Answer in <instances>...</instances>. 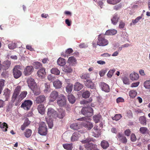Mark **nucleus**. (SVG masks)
<instances>
[{
  "instance_id": "obj_1",
  "label": "nucleus",
  "mask_w": 150,
  "mask_h": 150,
  "mask_svg": "<svg viewBox=\"0 0 150 150\" xmlns=\"http://www.w3.org/2000/svg\"><path fill=\"white\" fill-rule=\"evenodd\" d=\"M90 117H83L79 118L77 120L81 121H84V122H81V125L86 128L87 129L90 130L93 127V125L91 122L88 121L90 120Z\"/></svg>"
},
{
  "instance_id": "obj_2",
  "label": "nucleus",
  "mask_w": 150,
  "mask_h": 150,
  "mask_svg": "<svg viewBox=\"0 0 150 150\" xmlns=\"http://www.w3.org/2000/svg\"><path fill=\"white\" fill-rule=\"evenodd\" d=\"M38 133L41 135H46L47 133V128L45 123L44 122H40L38 128Z\"/></svg>"
},
{
  "instance_id": "obj_3",
  "label": "nucleus",
  "mask_w": 150,
  "mask_h": 150,
  "mask_svg": "<svg viewBox=\"0 0 150 150\" xmlns=\"http://www.w3.org/2000/svg\"><path fill=\"white\" fill-rule=\"evenodd\" d=\"M105 35L100 34L98 36L97 45L102 46L107 45L108 43V40L105 38Z\"/></svg>"
},
{
  "instance_id": "obj_4",
  "label": "nucleus",
  "mask_w": 150,
  "mask_h": 150,
  "mask_svg": "<svg viewBox=\"0 0 150 150\" xmlns=\"http://www.w3.org/2000/svg\"><path fill=\"white\" fill-rule=\"evenodd\" d=\"M21 66L19 65H16L14 66L13 70V74L15 78L18 79L22 74L21 70Z\"/></svg>"
},
{
  "instance_id": "obj_5",
  "label": "nucleus",
  "mask_w": 150,
  "mask_h": 150,
  "mask_svg": "<svg viewBox=\"0 0 150 150\" xmlns=\"http://www.w3.org/2000/svg\"><path fill=\"white\" fill-rule=\"evenodd\" d=\"M81 112L82 114L86 116L85 117H90L92 115L93 110L90 106H88L87 107H84L82 109Z\"/></svg>"
},
{
  "instance_id": "obj_6",
  "label": "nucleus",
  "mask_w": 150,
  "mask_h": 150,
  "mask_svg": "<svg viewBox=\"0 0 150 150\" xmlns=\"http://www.w3.org/2000/svg\"><path fill=\"white\" fill-rule=\"evenodd\" d=\"M57 116V112L53 108H48L47 112V115L45 117L49 119H52L53 118H56Z\"/></svg>"
},
{
  "instance_id": "obj_7",
  "label": "nucleus",
  "mask_w": 150,
  "mask_h": 150,
  "mask_svg": "<svg viewBox=\"0 0 150 150\" xmlns=\"http://www.w3.org/2000/svg\"><path fill=\"white\" fill-rule=\"evenodd\" d=\"M33 103V102L30 100H25L22 103L21 107L24 110H28L30 109Z\"/></svg>"
},
{
  "instance_id": "obj_8",
  "label": "nucleus",
  "mask_w": 150,
  "mask_h": 150,
  "mask_svg": "<svg viewBox=\"0 0 150 150\" xmlns=\"http://www.w3.org/2000/svg\"><path fill=\"white\" fill-rule=\"evenodd\" d=\"M21 89V87L20 86H17L15 88L13 92L12 97L13 101L14 102L18 97Z\"/></svg>"
},
{
  "instance_id": "obj_9",
  "label": "nucleus",
  "mask_w": 150,
  "mask_h": 150,
  "mask_svg": "<svg viewBox=\"0 0 150 150\" xmlns=\"http://www.w3.org/2000/svg\"><path fill=\"white\" fill-rule=\"evenodd\" d=\"M57 103L60 106H64L66 104V97L63 95H61L57 100Z\"/></svg>"
},
{
  "instance_id": "obj_10",
  "label": "nucleus",
  "mask_w": 150,
  "mask_h": 150,
  "mask_svg": "<svg viewBox=\"0 0 150 150\" xmlns=\"http://www.w3.org/2000/svg\"><path fill=\"white\" fill-rule=\"evenodd\" d=\"M116 137L118 141L123 144H126L127 142V139L122 134L118 133Z\"/></svg>"
},
{
  "instance_id": "obj_11",
  "label": "nucleus",
  "mask_w": 150,
  "mask_h": 150,
  "mask_svg": "<svg viewBox=\"0 0 150 150\" xmlns=\"http://www.w3.org/2000/svg\"><path fill=\"white\" fill-rule=\"evenodd\" d=\"M58 96V93L57 91H52L49 97V102H54Z\"/></svg>"
},
{
  "instance_id": "obj_12",
  "label": "nucleus",
  "mask_w": 150,
  "mask_h": 150,
  "mask_svg": "<svg viewBox=\"0 0 150 150\" xmlns=\"http://www.w3.org/2000/svg\"><path fill=\"white\" fill-rule=\"evenodd\" d=\"M33 70L34 68L32 66H27L24 69L23 73L25 76L29 75L32 73Z\"/></svg>"
},
{
  "instance_id": "obj_13",
  "label": "nucleus",
  "mask_w": 150,
  "mask_h": 150,
  "mask_svg": "<svg viewBox=\"0 0 150 150\" xmlns=\"http://www.w3.org/2000/svg\"><path fill=\"white\" fill-rule=\"evenodd\" d=\"M46 97L44 95H41L37 97L35 99V102L37 104L43 103L45 101Z\"/></svg>"
},
{
  "instance_id": "obj_14",
  "label": "nucleus",
  "mask_w": 150,
  "mask_h": 150,
  "mask_svg": "<svg viewBox=\"0 0 150 150\" xmlns=\"http://www.w3.org/2000/svg\"><path fill=\"white\" fill-rule=\"evenodd\" d=\"M100 86L103 91L106 92H109V86L107 84L104 82H101L100 83Z\"/></svg>"
},
{
  "instance_id": "obj_15",
  "label": "nucleus",
  "mask_w": 150,
  "mask_h": 150,
  "mask_svg": "<svg viewBox=\"0 0 150 150\" xmlns=\"http://www.w3.org/2000/svg\"><path fill=\"white\" fill-rule=\"evenodd\" d=\"M85 86L88 88L93 89L94 87V84L91 80L89 79H86L84 82Z\"/></svg>"
},
{
  "instance_id": "obj_16",
  "label": "nucleus",
  "mask_w": 150,
  "mask_h": 150,
  "mask_svg": "<svg viewBox=\"0 0 150 150\" xmlns=\"http://www.w3.org/2000/svg\"><path fill=\"white\" fill-rule=\"evenodd\" d=\"M85 147L87 150H93L94 149L97 148V145L90 143L85 145Z\"/></svg>"
},
{
  "instance_id": "obj_17",
  "label": "nucleus",
  "mask_w": 150,
  "mask_h": 150,
  "mask_svg": "<svg viewBox=\"0 0 150 150\" xmlns=\"http://www.w3.org/2000/svg\"><path fill=\"white\" fill-rule=\"evenodd\" d=\"M11 64V62L8 61H6L3 63V65L1 66V69L6 70L8 69Z\"/></svg>"
},
{
  "instance_id": "obj_18",
  "label": "nucleus",
  "mask_w": 150,
  "mask_h": 150,
  "mask_svg": "<svg viewBox=\"0 0 150 150\" xmlns=\"http://www.w3.org/2000/svg\"><path fill=\"white\" fill-rule=\"evenodd\" d=\"M27 82L28 86L30 88L37 85L34 79L30 77L28 79Z\"/></svg>"
},
{
  "instance_id": "obj_19",
  "label": "nucleus",
  "mask_w": 150,
  "mask_h": 150,
  "mask_svg": "<svg viewBox=\"0 0 150 150\" xmlns=\"http://www.w3.org/2000/svg\"><path fill=\"white\" fill-rule=\"evenodd\" d=\"M119 18L120 17L117 14L115 13L113 15L112 18L111 19V21L112 24L114 25H116Z\"/></svg>"
},
{
  "instance_id": "obj_20",
  "label": "nucleus",
  "mask_w": 150,
  "mask_h": 150,
  "mask_svg": "<svg viewBox=\"0 0 150 150\" xmlns=\"http://www.w3.org/2000/svg\"><path fill=\"white\" fill-rule=\"evenodd\" d=\"M139 123L143 126L146 125L147 124V120L144 116H140L139 118Z\"/></svg>"
},
{
  "instance_id": "obj_21",
  "label": "nucleus",
  "mask_w": 150,
  "mask_h": 150,
  "mask_svg": "<svg viewBox=\"0 0 150 150\" xmlns=\"http://www.w3.org/2000/svg\"><path fill=\"white\" fill-rule=\"evenodd\" d=\"M37 74L38 76L41 78H42L46 74L45 69L44 68H42L39 70L37 72Z\"/></svg>"
},
{
  "instance_id": "obj_22",
  "label": "nucleus",
  "mask_w": 150,
  "mask_h": 150,
  "mask_svg": "<svg viewBox=\"0 0 150 150\" xmlns=\"http://www.w3.org/2000/svg\"><path fill=\"white\" fill-rule=\"evenodd\" d=\"M33 91L34 94L35 95H38L40 93V89L38 88L37 85L30 88Z\"/></svg>"
},
{
  "instance_id": "obj_23",
  "label": "nucleus",
  "mask_w": 150,
  "mask_h": 150,
  "mask_svg": "<svg viewBox=\"0 0 150 150\" xmlns=\"http://www.w3.org/2000/svg\"><path fill=\"white\" fill-rule=\"evenodd\" d=\"M129 77L130 79L133 81L137 80L139 78V76L138 74L134 72L130 74Z\"/></svg>"
},
{
  "instance_id": "obj_24",
  "label": "nucleus",
  "mask_w": 150,
  "mask_h": 150,
  "mask_svg": "<svg viewBox=\"0 0 150 150\" xmlns=\"http://www.w3.org/2000/svg\"><path fill=\"white\" fill-rule=\"evenodd\" d=\"M39 112L42 115H43L45 112V109L44 105L41 104L39 105L37 108Z\"/></svg>"
},
{
  "instance_id": "obj_25",
  "label": "nucleus",
  "mask_w": 150,
  "mask_h": 150,
  "mask_svg": "<svg viewBox=\"0 0 150 150\" xmlns=\"http://www.w3.org/2000/svg\"><path fill=\"white\" fill-rule=\"evenodd\" d=\"M30 122L28 118L25 120L24 123L21 127V129L22 130H24L26 127H27L30 124Z\"/></svg>"
},
{
  "instance_id": "obj_26",
  "label": "nucleus",
  "mask_w": 150,
  "mask_h": 150,
  "mask_svg": "<svg viewBox=\"0 0 150 150\" xmlns=\"http://www.w3.org/2000/svg\"><path fill=\"white\" fill-rule=\"evenodd\" d=\"M3 95L5 98V100H7L8 99L11 93L10 91L8 88L6 89L4 91Z\"/></svg>"
},
{
  "instance_id": "obj_27",
  "label": "nucleus",
  "mask_w": 150,
  "mask_h": 150,
  "mask_svg": "<svg viewBox=\"0 0 150 150\" xmlns=\"http://www.w3.org/2000/svg\"><path fill=\"white\" fill-rule=\"evenodd\" d=\"M79 134L78 132H74L71 137V140L72 142H74L78 140L79 137Z\"/></svg>"
},
{
  "instance_id": "obj_28",
  "label": "nucleus",
  "mask_w": 150,
  "mask_h": 150,
  "mask_svg": "<svg viewBox=\"0 0 150 150\" xmlns=\"http://www.w3.org/2000/svg\"><path fill=\"white\" fill-rule=\"evenodd\" d=\"M100 146L103 149H106L109 146V144L107 141L104 140L101 142Z\"/></svg>"
},
{
  "instance_id": "obj_29",
  "label": "nucleus",
  "mask_w": 150,
  "mask_h": 150,
  "mask_svg": "<svg viewBox=\"0 0 150 150\" xmlns=\"http://www.w3.org/2000/svg\"><path fill=\"white\" fill-rule=\"evenodd\" d=\"M117 33V31L115 29H110L107 30L105 33V35H114Z\"/></svg>"
},
{
  "instance_id": "obj_30",
  "label": "nucleus",
  "mask_w": 150,
  "mask_h": 150,
  "mask_svg": "<svg viewBox=\"0 0 150 150\" xmlns=\"http://www.w3.org/2000/svg\"><path fill=\"white\" fill-rule=\"evenodd\" d=\"M83 88V85L79 82H76L74 85V90L76 91L80 90Z\"/></svg>"
},
{
  "instance_id": "obj_31",
  "label": "nucleus",
  "mask_w": 150,
  "mask_h": 150,
  "mask_svg": "<svg viewBox=\"0 0 150 150\" xmlns=\"http://www.w3.org/2000/svg\"><path fill=\"white\" fill-rule=\"evenodd\" d=\"M62 82L59 80L56 81L53 83V86L56 88H61L62 86Z\"/></svg>"
},
{
  "instance_id": "obj_32",
  "label": "nucleus",
  "mask_w": 150,
  "mask_h": 150,
  "mask_svg": "<svg viewBox=\"0 0 150 150\" xmlns=\"http://www.w3.org/2000/svg\"><path fill=\"white\" fill-rule=\"evenodd\" d=\"M27 94V92L26 91L22 92L18 96V101H21L26 96Z\"/></svg>"
},
{
  "instance_id": "obj_33",
  "label": "nucleus",
  "mask_w": 150,
  "mask_h": 150,
  "mask_svg": "<svg viewBox=\"0 0 150 150\" xmlns=\"http://www.w3.org/2000/svg\"><path fill=\"white\" fill-rule=\"evenodd\" d=\"M70 128L74 130H77L81 128V127L80 125L75 123L71 124L70 126Z\"/></svg>"
},
{
  "instance_id": "obj_34",
  "label": "nucleus",
  "mask_w": 150,
  "mask_h": 150,
  "mask_svg": "<svg viewBox=\"0 0 150 150\" xmlns=\"http://www.w3.org/2000/svg\"><path fill=\"white\" fill-rule=\"evenodd\" d=\"M73 88V84L70 83H68L66 87V92L69 93H70L72 91Z\"/></svg>"
},
{
  "instance_id": "obj_35",
  "label": "nucleus",
  "mask_w": 150,
  "mask_h": 150,
  "mask_svg": "<svg viewBox=\"0 0 150 150\" xmlns=\"http://www.w3.org/2000/svg\"><path fill=\"white\" fill-rule=\"evenodd\" d=\"M95 139L92 137H87L85 140L82 141V142L83 144H88L90 143L91 142H94Z\"/></svg>"
},
{
  "instance_id": "obj_36",
  "label": "nucleus",
  "mask_w": 150,
  "mask_h": 150,
  "mask_svg": "<svg viewBox=\"0 0 150 150\" xmlns=\"http://www.w3.org/2000/svg\"><path fill=\"white\" fill-rule=\"evenodd\" d=\"M57 64L60 66H63L65 64V59L62 58H59L57 61Z\"/></svg>"
},
{
  "instance_id": "obj_37",
  "label": "nucleus",
  "mask_w": 150,
  "mask_h": 150,
  "mask_svg": "<svg viewBox=\"0 0 150 150\" xmlns=\"http://www.w3.org/2000/svg\"><path fill=\"white\" fill-rule=\"evenodd\" d=\"M76 59L73 56L69 57L67 61L68 63L71 64H75L76 63Z\"/></svg>"
},
{
  "instance_id": "obj_38",
  "label": "nucleus",
  "mask_w": 150,
  "mask_h": 150,
  "mask_svg": "<svg viewBox=\"0 0 150 150\" xmlns=\"http://www.w3.org/2000/svg\"><path fill=\"white\" fill-rule=\"evenodd\" d=\"M63 146L64 149L67 150H71L73 147L72 144H63Z\"/></svg>"
},
{
  "instance_id": "obj_39",
  "label": "nucleus",
  "mask_w": 150,
  "mask_h": 150,
  "mask_svg": "<svg viewBox=\"0 0 150 150\" xmlns=\"http://www.w3.org/2000/svg\"><path fill=\"white\" fill-rule=\"evenodd\" d=\"M45 88L44 90V92L46 93H48L50 91V85L48 83L45 84Z\"/></svg>"
},
{
  "instance_id": "obj_40",
  "label": "nucleus",
  "mask_w": 150,
  "mask_h": 150,
  "mask_svg": "<svg viewBox=\"0 0 150 150\" xmlns=\"http://www.w3.org/2000/svg\"><path fill=\"white\" fill-rule=\"evenodd\" d=\"M8 127V125L6 123L4 122L1 124V128L3 132L7 131Z\"/></svg>"
},
{
  "instance_id": "obj_41",
  "label": "nucleus",
  "mask_w": 150,
  "mask_h": 150,
  "mask_svg": "<svg viewBox=\"0 0 150 150\" xmlns=\"http://www.w3.org/2000/svg\"><path fill=\"white\" fill-rule=\"evenodd\" d=\"M101 115L100 114L95 115L93 116V119L95 123H98L101 118Z\"/></svg>"
},
{
  "instance_id": "obj_42",
  "label": "nucleus",
  "mask_w": 150,
  "mask_h": 150,
  "mask_svg": "<svg viewBox=\"0 0 150 150\" xmlns=\"http://www.w3.org/2000/svg\"><path fill=\"white\" fill-rule=\"evenodd\" d=\"M140 132L142 134H145L148 132L149 131L147 127H142L139 129Z\"/></svg>"
},
{
  "instance_id": "obj_43",
  "label": "nucleus",
  "mask_w": 150,
  "mask_h": 150,
  "mask_svg": "<svg viewBox=\"0 0 150 150\" xmlns=\"http://www.w3.org/2000/svg\"><path fill=\"white\" fill-rule=\"evenodd\" d=\"M63 70L65 72L71 73L72 71V69L69 66L66 65L64 67Z\"/></svg>"
},
{
  "instance_id": "obj_44",
  "label": "nucleus",
  "mask_w": 150,
  "mask_h": 150,
  "mask_svg": "<svg viewBox=\"0 0 150 150\" xmlns=\"http://www.w3.org/2000/svg\"><path fill=\"white\" fill-rule=\"evenodd\" d=\"M68 98L69 102L72 104L74 103L76 101L75 98L72 95H70L68 96Z\"/></svg>"
},
{
  "instance_id": "obj_45",
  "label": "nucleus",
  "mask_w": 150,
  "mask_h": 150,
  "mask_svg": "<svg viewBox=\"0 0 150 150\" xmlns=\"http://www.w3.org/2000/svg\"><path fill=\"white\" fill-rule=\"evenodd\" d=\"M92 101V98H90L88 99L83 100L80 101V103L81 104H88V103L91 102Z\"/></svg>"
},
{
  "instance_id": "obj_46",
  "label": "nucleus",
  "mask_w": 150,
  "mask_h": 150,
  "mask_svg": "<svg viewBox=\"0 0 150 150\" xmlns=\"http://www.w3.org/2000/svg\"><path fill=\"white\" fill-rule=\"evenodd\" d=\"M92 101V98H90L88 99L83 100L80 101V103L81 104H88V103L91 102Z\"/></svg>"
},
{
  "instance_id": "obj_47",
  "label": "nucleus",
  "mask_w": 150,
  "mask_h": 150,
  "mask_svg": "<svg viewBox=\"0 0 150 150\" xmlns=\"http://www.w3.org/2000/svg\"><path fill=\"white\" fill-rule=\"evenodd\" d=\"M51 72L52 74L56 75H58L59 74L60 71L57 68H53L51 70Z\"/></svg>"
},
{
  "instance_id": "obj_48",
  "label": "nucleus",
  "mask_w": 150,
  "mask_h": 150,
  "mask_svg": "<svg viewBox=\"0 0 150 150\" xmlns=\"http://www.w3.org/2000/svg\"><path fill=\"white\" fill-rule=\"evenodd\" d=\"M32 131L31 129H27L26 130V131L25 132V136L27 137H29L32 134Z\"/></svg>"
},
{
  "instance_id": "obj_49",
  "label": "nucleus",
  "mask_w": 150,
  "mask_h": 150,
  "mask_svg": "<svg viewBox=\"0 0 150 150\" xmlns=\"http://www.w3.org/2000/svg\"><path fill=\"white\" fill-rule=\"evenodd\" d=\"M34 66L35 69H38L41 68L42 67V65L40 62H36L34 63Z\"/></svg>"
},
{
  "instance_id": "obj_50",
  "label": "nucleus",
  "mask_w": 150,
  "mask_h": 150,
  "mask_svg": "<svg viewBox=\"0 0 150 150\" xmlns=\"http://www.w3.org/2000/svg\"><path fill=\"white\" fill-rule=\"evenodd\" d=\"M121 0H107V2L110 4L115 5L120 2Z\"/></svg>"
},
{
  "instance_id": "obj_51",
  "label": "nucleus",
  "mask_w": 150,
  "mask_h": 150,
  "mask_svg": "<svg viewBox=\"0 0 150 150\" xmlns=\"http://www.w3.org/2000/svg\"><path fill=\"white\" fill-rule=\"evenodd\" d=\"M122 117V116L121 114H116L114 117H112V119L113 120L118 121Z\"/></svg>"
},
{
  "instance_id": "obj_52",
  "label": "nucleus",
  "mask_w": 150,
  "mask_h": 150,
  "mask_svg": "<svg viewBox=\"0 0 150 150\" xmlns=\"http://www.w3.org/2000/svg\"><path fill=\"white\" fill-rule=\"evenodd\" d=\"M90 95V93L88 91H86L83 93L82 94V97L84 98H88Z\"/></svg>"
},
{
  "instance_id": "obj_53",
  "label": "nucleus",
  "mask_w": 150,
  "mask_h": 150,
  "mask_svg": "<svg viewBox=\"0 0 150 150\" xmlns=\"http://www.w3.org/2000/svg\"><path fill=\"white\" fill-rule=\"evenodd\" d=\"M47 122V123L49 127L50 128H52L53 126V124L52 122V119H49L47 118H45Z\"/></svg>"
},
{
  "instance_id": "obj_54",
  "label": "nucleus",
  "mask_w": 150,
  "mask_h": 150,
  "mask_svg": "<svg viewBox=\"0 0 150 150\" xmlns=\"http://www.w3.org/2000/svg\"><path fill=\"white\" fill-rule=\"evenodd\" d=\"M80 77L81 79H86L89 77V75L88 73H83L81 75Z\"/></svg>"
},
{
  "instance_id": "obj_55",
  "label": "nucleus",
  "mask_w": 150,
  "mask_h": 150,
  "mask_svg": "<svg viewBox=\"0 0 150 150\" xmlns=\"http://www.w3.org/2000/svg\"><path fill=\"white\" fill-rule=\"evenodd\" d=\"M137 94V92L134 90H131L129 93V96L131 98H134Z\"/></svg>"
},
{
  "instance_id": "obj_56",
  "label": "nucleus",
  "mask_w": 150,
  "mask_h": 150,
  "mask_svg": "<svg viewBox=\"0 0 150 150\" xmlns=\"http://www.w3.org/2000/svg\"><path fill=\"white\" fill-rule=\"evenodd\" d=\"M144 85L146 88L150 89V80L145 81L144 83Z\"/></svg>"
},
{
  "instance_id": "obj_57",
  "label": "nucleus",
  "mask_w": 150,
  "mask_h": 150,
  "mask_svg": "<svg viewBox=\"0 0 150 150\" xmlns=\"http://www.w3.org/2000/svg\"><path fill=\"white\" fill-rule=\"evenodd\" d=\"M65 116V113L63 111L59 112V114H57V117H58V118L60 119H62Z\"/></svg>"
},
{
  "instance_id": "obj_58",
  "label": "nucleus",
  "mask_w": 150,
  "mask_h": 150,
  "mask_svg": "<svg viewBox=\"0 0 150 150\" xmlns=\"http://www.w3.org/2000/svg\"><path fill=\"white\" fill-rule=\"evenodd\" d=\"M125 26V23L122 21H121L119 23V28L120 29H122L124 28Z\"/></svg>"
},
{
  "instance_id": "obj_59",
  "label": "nucleus",
  "mask_w": 150,
  "mask_h": 150,
  "mask_svg": "<svg viewBox=\"0 0 150 150\" xmlns=\"http://www.w3.org/2000/svg\"><path fill=\"white\" fill-rule=\"evenodd\" d=\"M115 71V69L110 70L107 74L109 78L111 77Z\"/></svg>"
},
{
  "instance_id": "obj_60",
  "label": "nucleus",
  "mask_w": 150,
  "mask_h": 150,
  "mask_svg": "<svg viewBox=\"0 0 150 150\" xmlns=\"http://www.w3.org/2000/svg\"><path fill=\"white\" fill-rule=\"evenodd\" d=\"M8 48L11 50H13L16 47V44L15 43H11L8 44Z\"/></svg>"
},
{
  "instance_id": "obj_61",
  "label": "nucleus",
  "mask_w": 150,
  "mask_h": 150,
  "mask_svg": "<svg viewBox=\"0 0 150 150\" xmlns=\"http://www.w3.org/2000/svg\"><path fill=\"white\" fill-rule=\"evenodd\" d=\"M142 16H139L137 17L135 19L132 20V22L133 24H134L137 23L138 21L142 18Z\"/></svg>"
},
{
  "instance_id": "obj_62",
  "label": "nucleus",
  "mask_w": 150,
  "mask_h": 150,
  "mask_svg": "<svg viewBox=\"0 0 150 150\" xmlns=\"http://www.w3.org/2000/svg\"><path fill=\"white\" fill-rule=\"evenodd\" d=\"M122 80L124 83L125 84H129V80L128 78L125 77L123 78Z\"/></svg>"
},
{
  "instance_id": "obj_63",
  "label": "nucleus",
  "mask_w": 150,
  "mask_h": 150,
  "mask_svg": "<svg viewBox=\"0 0 150 150\" xmlns=\"http://www.w3.org/2000/svg\"><path fill=\"white\" fill-rule=\"evenodd\" d=\"M137 138L134 134L132 133L131 135V140L132 142H135Z\"/></svg>"
},
{
  "instance_id": "obj_64",
  "label": "nucleus",
  "mask_w": 150,
  "mask_h": 150,
  "mask_svg": "<svg viewBox=\"0 0 150 150\" xmlns=\"http://www.w3.org/2000/svg\"><path fill=\"white\" fill-rule=\"evenodd\" d=\"M131 133V131L129 129H127L125 130L124 132V134L125 135L127 136H129Z\"/></svg>"
}]
</instances>
